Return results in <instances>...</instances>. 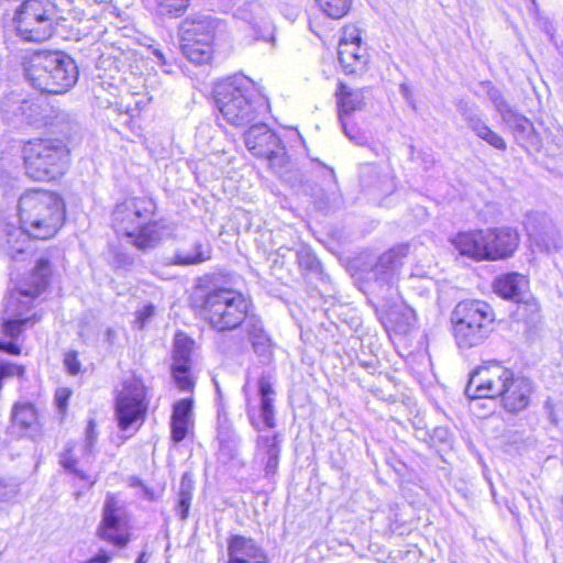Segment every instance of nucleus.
<instances>
[{
    "instance_id": "3c124183",
    "label": "nucleus",
    "mask_w": 563,
    "mask_h": 563,
    "mask_svg": "<svg viewBox=\"0 0 563 563\" xmlns=\"http://www.w3.org/2000/svg\"><path fill=\"white\" fill-rule=\"evenodd\" d=\"M131 485L140 489V496L147 500L156 499L155 492L139 478H132Z\"/></svg>"
},
{
    "instance_id": "052dcab7",
    "label": "nucleus",
    "mask_w": 563,
    "mask_h": 563,
    "mask_svg": "<svg viewBox=\"0 0 563 563\" xmlns=\"http://www.w3.org/2000/svg\"><path fill=\"white\" fill-rule=\"evenodd\" d=\"M135 563H146V554L141 553Z\"/></svg>"
},
{
    "instance_id": "0e129e2a",
    "label": "nucleus",
    "mask_w": 563,
    "mask_h": 563,
    "mask_svg": "<svg viewBox=\"0 0 563 563\" xmlns=\"http://www.w3.org/2000/svg\"><path fill=\"white\" fill-rule=\"evenodd\" d=\"M234 454H235V451L233 452V450H232V449H230V457H233V456H234Z\"/></svg>"
},
{
    "instance_id": "e2e57ef3",
    "label": "nucleus",
    "mask_w": 563,
    "mask_h": 563,
    "mask_svg": "<svg viewBox=\"0 0 563 563\" xmlns=\"http://www.w3.org/2000/svg\"><path fill=\"white\" fill-rule=\"evenodd\" d=\"M224 449H225V444H224L223 442H221V449H220V450H221V452H223V451H224Z\"/></svg>"
},
{
    "instance_id": "e433bc0d",
    "label": "nucleus",
    "mask_w": 563,
    "mask_h": 563,
    "mask_svg": "<svg viewBox=\"0 0 563 563\" xmlns=\"http://www.w3.org/2000/svg\"><path fill=\"white\" fill-rule=\"evenodd\" d=\"M190 366L191 365H172L173 377L180 390L187 391L191 390L194 387V382L190 376Z\"/></svg>"
},
{
    "instance_id": "8fccbe9b",
    "label": "nucleus",
    "mask_w": 563,
    "mask_h": 563,
    "mask_svg": "<svg viewBox=\"0 0 563 563\" xmlns=\"http://www.w3.org/2000/svg\"><path fill=\"white\" fill-rule=\"evenodd\" d=\"M148 48L151 49L153 56L156 57V63L163 67V71L166 74H172V64L167 58L166 54L159 47L150 46Z\"/></svg>"
},
{
    "instance_id": "c9c22d12",
    "label": "nucleus",
    "mask_w": 563,
    "mask_h": 563,
    "mask_svg": "<svg viewBox=\"0 0 563 563\" xmlns=\"http://www.w3.org/2000/svg\"><path fill=\"white\" fill-rule=\"evenodd\" d=\"M320 10L329 18L340 19L344 16L350 8L352 0H316Z\"/></svg>"
},
{
    "instance_id": "79ce46f5",
    "label": "nucleus",
    "mask_w": 563,
    "mask_h": 563,
    "mask_svg": "<svg viewBox=\"0 0 563 563\" xmlns=\"http://www.w3.org/2000/svg\"><path fill=\"white\" fill-rule=\"evenodd\" d=\"M297 261L299 266L308 271H316L320 265L318 258L306 247H302L297 252Z\"/></svg>"
},
{
    "instance_id": "a19ab883",
    "label": "nucleus",
    "mask_w": 563,
    "mask_h": 563,
    "mask_svg": "<svg viewBox=\"0 0 563 563\" xmlns=\"http://www.w3.org/2000/svg\"><path fill=\"white\" fill-rule=\"evenodd\" d=\"M340 122L345 136L350 141H352L356 145L366 144V136L361 132V130L357 126L350 124L349 119L343 118L342 120H340Z\"/></svg>"
},
{
    "instance_id": "9b49d317",
    "label": "nucleus",
    "mask_w": 563,
    "mask_h": 563,
    "mask_svg": "<svg viewBox=\"0 0 563 563\" xmlns=\"http://www.w3.org/2000/svg\"><path fill=\"white\" fill-rule=\"evenodd\" d=\"M246 148L257 157L265 158L269 167L283 176L290 164L278 135L264 123L252 124L244 134Z\"/></svg>"
},
{
    "instance_id": "20e7f679",
    "label": "nucleus",
    "mask_w": 563,
    "mask_h": 563,
    "mask_svg": "<svg viewBox=\"0 0 563 563\" xmlns=\"http://www.w3.org/2000/svg\"><path fill=\"white\" fill-rule=\"evenodd\" d=\"M19 223L33 239H48L62 227L64 203L56 194L47 190H30L19 199Z\"/></svg>"
},
{
    "instance_id": "1a4fd4ad",
    "label": "nucleus",
    "mask_w": 563,
    "mask_h": 563,
    "mask_svg": "<svg viewBox=\"0 0 563 563\" xmlns=\"http://www.w3.org/2000/svg\"><path fill=\"white\" fill-rule=\"evenodd\" d=\"M451 321L456 344L471 349L482 344L493 331L495 313L483 300H463L452 311Z\"/></svg>"
},
{
    "instance_id": "393cba45",
    "label": "nucleus",
    "mask_w": 563,
    "mask_h": 563,
    "mask_svg": "<svg viewBox=\"0 0 563 563\" xmlns=\"http://www.w3.org/2000/svg\"><path fill=\"white\" fill-rule=\"evenodd\" d=\"M257 453L263 459H266L264 466L266 476L275 475L280 453L279 435H260L257 438Z\"/></svg>"
},
{
    "instance_id": "c85d7f7f",
    "label": "nucleus",
    "mask_w": 563,
    "mask_h": 563,
    "mask_svg": "<svg viewBox=\"0 0 563 563\" xmlns=\"http://www.w3.org/2000/svg\"><path fill=\"white\" fill-rule=\"evenodd\" d=\"M258 393L261 397V417L263 419V423L267 428H274L275 420L272 398L274 390L269 380L264 376L258 379Z\"/></svg>"
},
{
    "instance_id": "7c9ffc66",
    "label": "nucleus",
    "mask_w": 563,
    "mask_h": 563,
    "mask_svg": "<svg viewBox=\"0 0 563 563\" xmlns=\"http://www.w3.org/2000/svg\"><path fill=\"white\" fill-rule=\"evenodd\" d=\"M195 341L186 334L179 332L174 339L173 364L172 365H191V353Z\"/></svg>"
},
{
    "instance_id": "a211bd4d",
    "label": "nucleus",
    "mask_w": 563,
    "mask_h": 563,
    "mask_svg": "<svg viewBox=\"0 0 563 563\" xmlns=\"http://www.w3.org/2000/svg\"><path fill=\"white\" fill-rule=\"evenodd\" d=\"M227 563H268L262 543L252 537L235 533L227 539Z\"/></svg>"
},
{
    "instance_id": "a878e982",
    "label": "nucleus",
    "mask_w": 563,
    "mask_h": 563,
    "mask_svg": "<svg viewBox=\"0 0 563 563\" xmlns=\"http://www.w3.org/2000/svg\"><path fill=\"white\" fill-rule=\"evenodd\" d=\"M211 258V247L201 241H194L189 247L177 249L172 261L175 265L188 266L203 263Z\"/></svg>"
},
{
    "instance_id": "864d4df0",
    "label": "nucleus",
    "mask_w": 563,
    "mask_h": 563,
    "mask_svg": "<svg viewBox=\"0 0 563 563\" xmlns=\"http://www.w3.org/2000/svg\"><path fill=\"white\" fill-rule=\"evenodd\" d=\"M18 490L14 485L5 484L0 481V501H7L16 495Z\"/></svg>"
},
{
    "instance_id": "9d476101",
    "label": "nucleus",
    "mask_w": 563,
    "mask_h": 563,
    "mask_svg": "<svg viewBox=\"0 0 563 563\" xmlns=\"http://www.w3.org/2000/svg\"><path fill=\"white\" fill-rule=\"evenodd\" d=\"M54 20L55 11L49 2L26 0L15 12V30L24 41L43 42L53 34Z\"/></svg>"
},
{
    "instance_id": "f257e3e1",
    "label": "nucleus",
    "mask_w": 563,
    "mask_h": 563,
    "mask_svg": "<svg viewBox=\"0 0 563 563\" xmlns=\"http://www.w3.org/2000/svg\"><path fill=\"white\" fill-rule=\"evenodd\" d=\"M213 92L216 104L222 117L234 126L251 124L268 109L267 99L244 75H234L219 81Z\"/></svg>"
},
{
    "instance_id": "de8ad7c7",
    "label": "nucleus",
    "mask_w": 563,
    "mask_h": 563,
    "mask_svg": "<svg viewBox=\"0 0 563 563\" xmlns=\"http://www.w3.org/2000/svg\"><path fill=\"white\" fill-rule=\"evenodd\" d=\"M70 395H71L70 389L65 388V387L58 388L55 393V397H54L55 404H56L58 411L62 415H65V412L67 410L68 400L70 398Z\"/></svg>"
},
{
    "instance_id": "49530a36",
    "label": "nucleus",
    "mask_w": 563,
    "mask_h": 563,
    "mask_svg": "<svg viewBox=\"0 0 563 563\" xmlns=\"http://www.w3.org/2000/svg\"><path fill=\"white\" fill-rule=\"evenodd\" d=\"M362 44L361 34L355 26H345L342 32V36L339 44Z\"/></svg>"
},
{
    "instance_id": "5701e85b",
    "label": "nucleus",
    "mask_w": 563,
    "mask_h": 563,
    "mask_svg": "<svg viewBox=\"0 0 563 563\" xmlns=\"http://www.w3.org/2000/svg\"><path fill=\"white\" fill-rule=\"evenodd\" d=\"M494 290L501 298L517 303L528 295V279L519 273L503 274L495 279Z\"/></svg>"
},
{
    "instance_id": "58836bf2",
    "label": "nucleus",
    "mask_w": 563,
    "mask_h": 563,
    "mask_svg": "<svg viewBox=\"0 0 563 563\" xmlns=\"http://www.w3.org/2000/svg\"><path fill=\"white\" fill-rule=\"evenodd\" d=\"M462 117L467 122L470 129L479 137L489 126L485 123L481 115L471 108H463Z\"/></svg>"
},
{
    "instance_id": "4be33fe9",
    "label": "nucleus",
    "mask_w": 563,
    "mask_h": 563,
    "mask_svg": "<svg viewBox=\"0 0 563 563\" xmlns=\"http://www.w3.org/2000/svg\"><path fill=\"white\" fill-rule=\"evenodd\" d=\"M242 325L254 352L264 361L269 360L272 355V341L264 329L262 320L257 316L247 312Z\"/></svg>"
},
{
    "instance_id": "a18cd8bd",
    "label": "nucleus",
    "mask_w": 563,
    "mask_h": 563,
    "mask_svg": "<svg viewBox=\"0 0 563 563\" xmlns=\"http://www.w3.org/2000/svg\"><path fill=\"white\" fill-rule=\"evenodd\" d=\"M63 363L68 374L77 375L80 372L81 364L76 351L66 352Z\"/></svg>"
},
{
    "instance_id": "bf43d9fd",
    "label": "nucleus",
    "mask_w": 563,
    "mask_h": 563,
    "mask_svg": "<svg viewBox=\"0 0 563 563\" xmlns=\"http://www.w3.org/2000/svg\"><path fill=\"white\" fill-rule=\"evenodd\" d=\"M400 90H401L402 95H404L406 98H408V96H409V88H408L406 85H401V86H400Z\"/></svg>"
},
{
    "instance_id": "603ef678",
    "label": "nucleus",
    "mask_w": 563,
    "mask_h": 563,
    "mask_svg": "<svg viewBox=\"0 0 563 563\" xmlns=\"http://www.w3.org/2000/svg\"><path fill=\"white\" fill-rule=\"evenodd\" d=\"M133 263H134V258L126 253L118 252L113 257V265L117 268L126 269V268L131 267L133 265Z\"/></svg>"
},
{
    "instance_id": "423d86ee",
    "label": "nucleus",
    "mask_w": 563,
    "mask_h": 563,
    "mask_svg": "<svg viewBox=\"0 0 563 563\" xmlns=\"http://www.w3.org/2000/svg\"><path fill=\"white\" fill-rule=\"evenodd\" d=\"M194 305L212 329L223 332L242 325L251 302L234 289L218 287L196 296Z\"/></svg>"
},
{
    "instance_id": "0eeeda50",
    "label": "nucleus",
    "mask_w": 563,
    "mask_h": 563,
    "mask_svg": "<svg viewBox=\"0 0 563 563\" xmlns=\"http://www.w3.org/2000/svg\"><path fill=\"white\" fill-rule=\"evenodd\" d=\"M25 74L34 88L47 93L66 92L78 78L74 59L60 52L34 54L25 68Z\"/></svg>"
},
{
    "instance_id": "09e8293b",
    "label": "nucleus",
    "mask_w": 563,
    "mask_h": 563,
    "mask_svg": "<svg viewBox=\"0 0 563 563\" xmlns=\"http://www.w3.org/2000/svg\"><path fill=\"white\" fill-rule=\"evenodd\" d=\"M97 440V431H96V423L92 419L89 420L87 429H86V439H85V453L86 454H92V448Z\"/></svg>"
},
{
    "instance_id": "dca6fc26",
    "label": "nucleus",
    "mask_w": 563,
    "mask_h": 563,
    "mask_svg": "<svg viewBox=\"0 0 563 563\" xmlns=\"http://www.w3.org/2000/svg\"><path fill=\"white\" fill-rule=\"evenodd\" d=\"M97 536L117 547L123 548L130 541L128 534V515L123 504L113 495L106 498L102 519Z\"/></svg>"
},
{
    "instance_id": "ea45409f",
    "label": "nucleus",
    "mask_w": 563,
    "mask_h": 563,
    "mask_svg": "<svg viewBox=\"0 0 563 563\" xmlns=\"http://www.w3.org/2000/svg\"><path fill=\"white\" fill-rule=\"evenodd\" d=\"M192 406H194V402H192L191 398H184V399L178 400L173 406L172 419L173 420L181 419V420L190 421Z\"/></svg>"
},
{
    "instance_id": "7ed1b4c3",
    "label": "nucleus",
    "mask_w": 563,
    "mask_h": 563,
    "mask_svg": "<svg viewBox=\"0 0 563 563\" xmlns=\"http://www.w3.org/2000/svg\"><path fill=\"white\" fill-rule=\"evenodd\" d=\"M51 276L49 262L46 258H40L30 276L19 282L14 289L10 291L7 298V311H11V317L2 322V331L11 339H18L24 328L30 323L34 324L41 319V316L33 313L26 317L25 311L30 308L33 300L37 298L47 287Z\"/></svg>"
},
{
    "instance_id": "f8f14e48",
    "label": "nucleus",
    "mask_w": 563,
    "mask_h": 563,
    "mask_svg": "<svg viewBox=\"0 0 563 563\" xmlns=\"http://www.w3.org/2000/svg\"><path fill=\"white\" fill-rule=\"evenodd\" d=\"M214 22L210 18L185 20L180 26V48L196 65L207 64L212 57Z\"/></svg>"
},
{
    "instance_id": "6ab92c4d",
    "label": "nucleus",
    "mask_w": 563,
    "mask_h": 563,
    "mask_svg": "<svg viewBox=\"0 0 563 563\" xmlns=\"http://www.w3.org/2000/svg\"><path fill=\"white\" fill-rule=\"evenodd\" d=\"M18 222L14 216L0 214V252L11 258L25 253L32 238L26 228L23 224L18 225Z\"/></svg>"
},
{
    "instance_id": "6e6d98bb",
    "label": "nucleus",
    "mask_w": 563,
    "mask_h": 563,
    "mask_svg": "<svg viewBox=\"0 0 563 563\" xmlns=\"http://www.w3.org/2000/svg\"><path fill=\"white\" fill-rule=\"evenodd\" d=\"M154 313V307L153 306H147L144 308V310L140 313L139 316V319H142V323L144 322L145 319L152 317Z\"/></svg>"
},
{
    "instance_id": "2eb2a0df",
    "label": "nucleus",
    "mask_w": 563,
    "mask_h": 563,
    "mask_svg": "<svg viewBox=\"0 0 563 563\" xmlns=\"http://www.w3.org/2000/svg\"><path fill=\"white\" fill-rule=\"evenodd\" d=\"M407 253L408 247L404 245L388 250L378 257L368 273L373 290L377 291L383 298H391L393 290L398 282L399 269Z\"/></svg>"
},
{
    "instance_id": "473e14b6",
    "label": "nucleus",
    "mask_w": 563,
    "mask_h": 563,
    "mask_svg": "<svg viewBox=\"0 0 563 563\" xmlns=\"http://www.w3.org/2000/svg\"><path fill=\"white\" fill-rule=\"evenodd\" d=\"M22 108L23 111L19 112L18 121L27 124H36L40 122L43 115V107L38 98H26L24 96Z\"/></svg>"
},
{
    "instance_id": "6e6552de",
    "label": "nucleus",
    "mask_w": 563,
    "mask_h": 563,
    "mask_svg": "<svg viewBox=\"0 0 563 563\" xmlns=\"http://www.w3.org/2000/svg\"><path fill=\"white\" fill-rule=\"evenodd\" d=\"M25 174L34 180H53L69 165V150L58 139L29 141L22 148Z\"/></svg>"
},
{
    "instance_id": "f03ea898",
    "label": "nucleus",
    "mask_w": 563,
    "mask_h": 563,
    "mask_svg": "<svg viewBox=\"0 0 563 563\" xmlns=\"http://www.w3.org/2000/svg\"><path fill=\"white\" fill-rule=\"evenodd\" d=\"M156 205L150 198H130L118 203L112 212V227L118 234L126 235L142 251L156 247L165 227L152 221Z\"/></svg>"
},
{
    "instance_id": "c756f323",
    "label": "nucleus",
    "mask_w": 563,
    "mask_h": 563,
    "mask_svg": "<svg viewBox=\"0 0 563 563\" xmlns=\"http://www.w3.org/2000/svg\"><path fill=\"white\" fill-rule=\"evenodd\" d=\"M194 489L195 486L192 478L187 473L184 474L180 479L179 489L177 493V503L175 507V511L181 520H185L188 517Z\"/></svg>"
},
{
    "instance_id": "f704fd0d",
    "label": "nucleus",
    "mask_w": 563,
    "mask_h": 563,
    "mask_svg": "<svg viewBox=\"0 0 563 563\" xmlns=\"http://www.w3.org/2000/svg\"><path fill=\"white\" fill-rule=\"evenodd\" d=\"M12 420L14 423L26 429L36 422V409L31 404H16L12 409Z\"/></svg>"
},
{
    "instance_id": "39448f33",
    "label": "nucleus",
    "mask_w": 563,
    "mask_h": 563,
    "mask_svg": "<svg viewBox=\"0 0 563 563\" xmlns=\"http://www.w3.org/2000/svg\"><path fill=\"white\" fill-rule=\"evenodd\" d=\"M519 241V233L510 227L460 232L451 240L460 255L475 261L508 258L518 249Z\"/></svg>"
},
{
    "instance_id": "37998d69",
    "label": "nucleus",
    "mask_w": 563,
    "mask_h": 563,
    "mask_svg": "<svg viewBox=\"0 0 563 563\" xmlns=\"http://www.w3.org/2000/svg\"><path fill=\"white\" fill-rule=\"evenodd\" d=\"M189 423H190V421H188V420H181V419L173 420L172 419L170 435H172V440L174 442L179 443L186 438V435L188 433Z\"/></svg>"
},
{
    "instance_id": "bb28decb",
    "label": "nucleus",
    "mask_w": 563,
    "mask_h": 563,
    "mask_svg": "<svg viewBox=\"0 0 563 563\" xmlns=\"http://www.w3.org/2000/svg\"><path fill=\"white\" fill-rule=\"evenodd\" d=\"M339 119H350V115L361 109L363 104V95L360 90H352L343 82L339 84L336 91Z\"/></svg>"
},
{
    "instance_id": "b1692460",
    "label": "nucleus",
    "mask_w": 563,
    "mask_h": 563,
    "mask_svg": "<svg viewBox=\"0 0 563 563\" xmlns=\"http://www.w3.org/2000/svg\"><path fill=\"white\" fill-rule=\"evenodd\" d=\"M338 58L346 74L358 75L366 69L368 54L362 44H339Z\"/></svg>"
},
{
    "instance_id": "ddd939ff",
    "label": "nucleus",
    "mask_w": 563,
    "mask_h": 563,
    "mask_svg": "<svg viewBox=\"0 0 563 563\" xmlns=\"http://www.w3.org/2000/svg\"><path fill=\"white\" fill-rule=\"evenodd\" d=\"M514 374L512 368L489 361L471 373L465 395L471 399L498 398Z\"/></svg>"
},
{
    "instance_id": "680f3d73",
    "label": "nucleus",
    "mask_w": 563,
    "mask_h": 563,
    "mask_svg": "<svg viewBox=\"0 0 563 563\" xmlns=\"http://www.w3.org/2000/svg\"><path fill=\"white\" fill-rule=\"evenodd\" d=\"M249 417H250V420L252 422V424L255 427V428H258V426L255 423L254 419H253V411L250 409L249 410Z\"/></svg>"
},
{
    "instance_id": "13d9d810",
    "label": "nucleus",
    "mask_w": 563,
    "mask_h": 563,
    "mask_svg": "<svg viewBox=\"0 0 563 563\" xmlns=\"http://www.w3.org/2000/svg\"><path fill=\"white\" fill-rule=\"evenodd\" d=\"M545 408L548 409L549 411V416L551 418V421L552 422H556V418L554 417V413H553V409H552V404H551V400H547L545 401Z\"/></svg>"
},
{
    "instance_id": "f3484780",
    "label": "nucleus",
    "mask_w": 563,
    "mask_h": 563,
    "mask_svg": "<svg viewBox=\"0 0 563 563\" xmlns=\"http://www.w3.org/2000/svg\"><path fill=\"white\" fill-rule=\"evenodd\" d=\"M487 96L499 113L503 122L512 131L516 140L519 143L528 140L533 132L532 122L516 111L498 88L489 86Z\"/></svg>"
},
{
    "instance_id": "aec40b11",
    "label": "nucleus",
    "mask_w": 563,
    "mask_h": 563,
    "mask_svg": "<svg viewBox=\"0 0 563 563\" xmlns=\"http://www.w3.org/2000/svg\"><path fill=\"white\" fill-rule=\"evenodd\" d=\"M531 394L532 382L515 373L498 398L507 411L519 412L528 407Z\"/></svg>"
},
{
    "instance_id": "412c9836",
    "label": "nucleus",
    "mask_w": 563,
    "mask_h": 563,
    "mask_svg": "<svg viewBox=\"0 0 563 563\" xmlns=\"http://www.w3.org/2000/svg\"><path fill=\"white\" fill-rule=\"evenodd\" d=\"M260 10L261 8L257 3L246 2L236 9L234 15L251 25L255 41L269 43L273 48L275 46V27L267 20H257L255 13Z\"/></svg>"
},
{
    "instance_id": "2f4dec72",
    "label": "nucleus",
    "mask_w": 563,
    "mask_h": 563,
    "mask_svg": "<svg viewBox=\"0 0 563 563\" xmlns=\"http://www.w3.org/2000/svg\"><path fill=\"white\" fill-rule=\"evenodd\" d=\"M23 93L11 92L0 100V112L7 121H18L19 112L23 111Z\"/></svg>"
},
{
    "instance_id": "338daca9",
    "label": "nucleus",
    "mask_w": 563,
    "mask_h": 563,
    "mask_svg": "<svg viewBox=\"0 0 563 563\" xmlns=\"http://www.w3.org/2000/svg\"><path fill=\"white\" fill-rule=\"evenodd\" d=\"M197 40L201 41L202 40V35H197Z\"/></svg>"
},
{
    "instance_id": "4468645a",
    "label": "nucleus",
    "mask_w": 563,
    "mask_h": 563,
    "mask_svg": "<svg viewBox=\"0 0 563 563\" xmlns=\"http://www.w3.org/2000/svg\"><path fill=\"white\" fill-rule=\"evenodd\" d=\"M145 396V387L139 378L130 377L123 382L115 400V416L121 430H128L144 419L147 411Z\"/></svg>"
},
{
    "instance_id": "69168bd1",
    "label": "nucleus",
    "mask_w": 563,
    "mask_h": 563,
    "mask_svg": "<svg viewBox=\"0 0 563 563\" xmlns=\"http://www.w3.org/2000/svg\"><path fill=\"white\" fill-rule=\"evenodd\" d=\"M328 170H329L330 175L333 176V174H334L333 169L332 168H328Z\"/></svg>"
},
{
    "instance_id": "5fc2aeb1",
    "label": "nucleus",
    "mask_w": 563,
    "mask_h": 563,
    "mask_svg": "<svg viewBox=\"0 0 563 563\" xmlns=\"http://www.w3.org/2000/svg\"><path fill=\"white\" fill-rule=\"evenodd\" d=\"M0 351H4L11 355H19L21 353L20 346L14 342L4 343L0 341Z\"/></svg>"
},
{
    "instance_id": "72a5a7b5",
    "label": "nucleus",
    "mask_w": 563,
    "mask_h": 563,
    "mask_svg": "<svg viewBox=\"0 0 563 563\" xmlns=\"http://www.w3.org/2000/svg\"><path fill=\"white\" fill-rule=\"evenodd\" d=\"M73 450L74 445L68 443L65 450L59 455V463L67 472L74 474L77 478L87 482V486L91 487L95 481L90 479V477L87 474L77 468V460L74 456Z\"/></svg>"
},
{
    "instance_id": "4c0bfd02",
    "label": "nucleus",
    "mask_w": 563,
    "mask_h": 563,
    "mask_svg": "<svg viewBox=\"0 0 563 563\" xmlns=\"http://www.w3.org/2000/svg\"><path fill=\"white\" fill-rule=\"evenodd\" d=\"M162 15H180L188 7L189 0H156Z\"/></svg>"
},
{
    "instance_id": "cd10ccee",
    "label": "nucleus",
    "mask_w": 563,
    "mask_h": 563,
    "mask_svg": "<svg viewBox=\"0 0 563 563\" xmlns=\"http://www.w3.org/2000/svg\"><path fill=\"white\" fill-rule=\"evenodd\" d=\"M514 316L519 322L526 323L530 329L537 327L541 320L539 303L528 294L523 300L517 302Z\"/></svg>"
},
{
    "instance_id": "4d7b16f0",
    "label": "nucleus",
    "mask_w": 563,
    "mask_h": 563,
    "mask_svg": "<svg viewBox=\"0 0 563 563\" xmlns=\"http://www.w3.org/2000/svg\"><path fill=\"white\" fill-rule=\"evenodd\" d=\"M104 335H106L107 341L110 344H112L114 342V340H115L117 333H115V331L113 329L108 328L106 333H104Z\"/></svg>"
},
{
    "instance_id": "c03bdc74",
    "label": "nucleus",
    "mask_w": 563,
    "mask_h": 563,
    "mask_svg": "<svg viewBox=\"0 0 563 563\" xmlns=\"http://www.w3.org/2000/svg\"><path fill=\"white\" fill-rule=\"evenodd\" d=\"M479 139L487 142L490 146L495 147L496 150L505 151L507 148L506 141L495 131H493L490 128H488L481 136Z\"/></svg>"
}]
</instances>
